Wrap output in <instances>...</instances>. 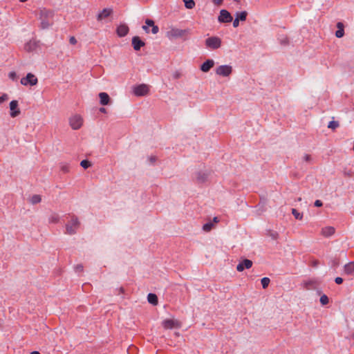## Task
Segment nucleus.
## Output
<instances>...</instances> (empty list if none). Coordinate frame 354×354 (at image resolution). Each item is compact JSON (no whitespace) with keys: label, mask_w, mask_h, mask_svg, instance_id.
Listing matches in <instances>:
<instances>
[{"label":"nucleus","mask_w":354,"mask_h":354,"mask_svg":"<svg viewBox=\"0 0 354 354\" xmlns=\"http://www.w3.org/2000/svg\"><path fill=\"white\" fill-rule=\"evenodd\" d=\"M53 11L42 8L39 10V19L41 20V28H48L53 24Z\"/></svg>","instance_id":"f257e3e1"},{"label":"nucleus","mask_w":354,"mask_h":354,"mask_svg":"<svg viewBox=\"0 0 354 354\" xmlns=\"http://www.w3.org/2000/svg\"><path fill=\"white\" fill-rule=\"evenodd\" d=\"M191 34V30L189 28L187 29H179V28H171L169 31L167 32V36L169 39H176L180 37H184L188 35Z\"/></svg>","instance_id":"f03ea898"},{"label":"nucleus","mask_w":354,"mask_h":354,"mask_svg":"<svg viewBox=\"0 0 354 354\" xmlns=\"http://www.w3.org/2000/svg\"><path fill=\"white\" fill-rule=\"evenodd\" d=\"M80 224L77 217L73 216L71 221L66 225V233L70 235L75 234Z\"/></svg>","instance_id":"7ed1b4c3"},{"label":"nucleus","mask_w":354,"mask_h":354,"mask_svg":"<svg viewBox=\"0 0 354 354\" xmlns=\"http://www.w3.org/2000/svg\"><path fill=\"white\" fill-rule=\"evenodd\" d=\"M221 43V39L216 36L210 37L205 39L206 47L212 50L219 48Z\"/></svg>","instance_id":"20e7f679"},{"label":"nucleus","mask_w":354,"mask_h":354,"mask_svg":"<svg viewBox=\"0 0 354 354\" xmlns=\"http://www.w3.org/2000/svg\"><path fill=\"white\" fill-rule=\"evenodd\" d=\"M232 73V67L230 65H221L216 69V73L222 77H228Z\"/></svg>","instance_id":"39448f33"},{"label":"nucleus","mask_w":354,"mask_h":354,"mask_svg":"<svg viewBox=\"0 0 354 354\" xmlns=\"http://www.w3.org/2000/svg\"><path fill=\"white\" fill-rule=\"evenodd\" d=\"M69 122L73 129L77 130L82 127L83 119L80 115H75L70 118Z\"/></svg>","instance_id":"423d86ee"},{"label":"nucleus","mask_w":354,"mask_h":354,"mask_svg":"<svg viewBox=\"0 0 354 354\" xmlns=\"http://www.w3.org/2000/svg\"><path fill=\"white\" fill-rule=\"evenodd\" d=\"M37 82L38 80L35 75L30 73H28L25 77H23L21 80V84L24 86H27L28 84L30 86H35L37 84Z\"/></svg>","instance_id":"0eeeda50"},{"label":"nucleus","mask_w":354,"mask_h":354,"mask_svg":"<svg viewBox=\"0 0 354 354\" xmlns=\"http://www.w3.org/2000/svg\"><path fill=\"white\" fill-rule=\"evenodd\" d=\"M218 20L220 23H230L233 20V17L227 10H221Z\"/></svg>","instance_id":"6e6552de"},{"label":"nucleus","mask_w":354,"mask_h":354,"mask_svg":"<svg viewBox=\"0 0 354 354\" xmlns=\"http://www.w3.org/2000/svg\"><path fill=\"white\" fill-rule=\"evenodd\" d=\"M149 92V87L146 84H140L133 89V93L136 96H144L147 95Z\"/></svg>","instance_id":"1a4fd4ad"},{"label":"nucleus","mask_w":354,"mask_h":354,"mask_svg":"<svg viewBox=\"0 0 354 354\" xmlns=\"http://www.w3.org/2000/svg\"><path fill=\"white\" fill-rule=\"evenodd\" d=\"M10 116L12 118H15L18 116L21 111L18 108V102L17 100H12L10 102Z\"/></svg>","instance_id":"9d476101"},{"label":"nucleus","mask_w":354,"mask_h":354,"mask_svg":"<svg viewBox=\"0 0 354 354\" xmlns=\"http://www.w3.org/2000/svg\"><path fill=\"white\" fill-rule=\"evenodd\" d=\"M252 266V261L250 259H245L243 261L240 262L237 266L236 270L239 272H242L244 270L245 268L249 269Z\"/></svg>","instance_id":"9b49d317"},{"label":"nucleus","mask_w":354,"mask_h":354,"mask_svg":"<svg viewBox=\"0 0 354 354\" xmlns=\"http://www.w3.org/2000/svg\"><path fill=\"white\" fill-rule=\"evenodd\" d=\"M131 42L135 50H140L141 47L145 45V43L138 36H134Z\"/></svg>","instance_id":"f8f14e48"},{"label":"nucleus","mask_w":354,"mask_h":354,"mask_svg":"<svg viewBox=\"0 0 354 354\" xmlns=\"http://www.w3.org/2000/svg\"><path fill=\"white\" fill-rule=\"evenodd\" d=\"M214 66V61L208 59L201 64L200 69L204 73H207Z\"/></svg>","instance_id":"ddd939ff"},{"label":"nucleus","mask_w":354,"mask_h":354,"mask_svg":"<svg viewBox=\"0 0 354 354\" xmlns=\"http://www.w3.org/2000/svg\"><path fill=\"white\" fill-rule=\"evenodd\" d=\"M129 31V27L126 24H120L116 30L117 35L120 37L126 36Z\"/></svg>","instance_id":"4468645a"},{"label":"nucleus","mask_w":354,"mask_h":354,"mask_svg":"<svg viewBox=\"0 0 354 354\" xmlns=\"http://www.w3.org/2000/svg\"><path fill=\"white\" fill-rule=\"evenodd\" d=\"M113 12L111 8H104L97 16V21H102L104 19L109 17Z\"/></svg>","instance_id":"2eb2a0df"},{"label":"nucleus","mask_w":354,"mask_h":354,"mask_svg":"<svg viewBox=\"0 0 354 354\" xmlns=\"http://www.w3.org/2000/svg\"><path fill=\"white\" fill-rule=\"evenodd\" d=\"M209 175V172L207 171H198L196 173V180L199 183H203L207 180Z\"/></svg>","instance_id":"dca6fc26"},{"label":"nucleus","mask_w":354,"mask_h":354,"mask_svg":"<svg viewBox=\"0 0 354 354\" xmlns=\"http://www.w3.org/2000/svg\"><path fill=\"white\" fill-rule=\"evenodd\" d=\"M100 102L102 105H108L110 102V97L109 95L104 92L100 93Z\"/></svg>","instance_id":"f3484780"},{"label":"nucleus","mask_w":354,"mask_h":354,"mask_svg":"<svg viewBox=\"0 0 354 354\" xmlns=\"http://www.w3.org/2000/svg\"><path fill=\"white\" fill-rule=\"evenodd\" d=\"M335 228L333 227L327 226V227H325L322 228V234L324 236L328 237V236H332L335 233Z\"/></svg>","instance_id":"a211bd4d"},{"label":"nucleus","mask_w":354,"mask_h":354,"mask_svg":"<svg viewBox=\"0 0 354 354\" xmlns=\"http://www.w3.org/2000/svg\"><path fill=\"white\" fill-rule=\"evenodd\" d=\"M175 321L173 319H165L162 322V326L165 329H171L175 327Z\"/></svg>","instance_id":"6ab92c4d"},{"label":"nucleus","mask_w":354,"mask_h":354,"mask_svg":"<svg viewBox=\"0 0 354 354\" xmlns=\"http://www.w3.org/2000/svg\"><path fill=\"white\" fill-rule=\"evenodd\" d=\"M344 272L347 274H351L354 272V261L349 262L344 266Z\"/></svg>","instance_id":"aec40b11"},{"label":"nucleus","mask_w":354,"mask_h":354,"mask_svg":"<svg viewBox=\"0 0 354 354\" xmlns=\"http://www.w3.org/2000/svg\"><path fill=\"white\" fill-rule=\"evenodd\" d=\"M147 300H148L149 303H150L153 305H156L158 301L157 295L153 293L148 294Z\"/></svg>","instance_id":"412c9836"},{"label":"nucleus","mask_w":354,"mask_h":354,"mask_svg":"<svg viewBox=\"0 0 354 354\" xmlns=\"http://www.w3.org/2000/svg\"><path fill=\"white\" fill-rule=\"evenodd\" d=\"M248 12L246 11H242L236 13V18L239 19V21H244L246 20Z\"/></svg>","instance_id":"4be33fe9"},{"label":"nucleus","mask_w":354,"mask_h":354,"mask_svg":"<svg viewBox=\"0 0 354 354\" xmlns=\"http://www.w3.org/2000/svg\"><path fill=\"white\" fill-rule=\"evenodd\" d=\"M36 48V44L35 42H32L31 41L26 44L25 45V50L28 52L32 51Z\"/></svg>","instance_id":"5701e85b"},{"label":"nucleus","mask_w":354,"mask_h":354,"mask_svg":"<svg viewBox=\"0 0 354 354\" xmlns=\"http://www.w3.org/2000/svg\"><path fill=\"white\" fill-rule=\"evenodd\" d=\"M41 201V197L40 195L35 194L30 198V203L33 205L37 204L40 203Z\"/></svg>","instance_id":"b1692460"},{"label":"nucleus","mask_w":354,"mask_h":354,"mask_svg":"<svg viewBox=\"0 0 354 354\" xmlns=\"http://www.w3.org/2000/svg\"><path fill=\"white\" fill-rule=\"evenodd\" d=\"M261 285L263 289H266L269 286V283L270 282V280L268 277H263L261 280Z\"/></svg>","instance_id":"393cba45"},{"label":"nucleus","mask_w":354,"mask_h":354,"mask_svg":"<svg viewBox=\"0 0 354 354\" xmlns=\"http://www.w3.org/2000/svg\"><path fill=\"white\" fill-rule=\"evenodd\" d=\"M59 217L58 216V214H52L50 217H49V223H58L59 221Z\"/></svg>","instance_id":"a878e982"},{"label":"nucleus","mask_w":354,"mask_h":354,"mask_svg":"<svg viewBox=\"0 0 354 354\" xmlns=\"http://www.w3.org/2000/svg\"><path fill=\"white\" fill-rule=\"evenodd\" d=\"M292 214L296 219L301 220L303 218V214L299 213L296 209H292Z\"/></svg>","instance_id":"bb28decb"},{"label":"nucleus","mask_w":354,"mask_h":354,"mask_svg":"<svg viewBox=\"0 0 354 354\" xmlns=\"http://www.w3.org/2000/svg\"><path fill=\"white\" fill-rule=\"evenodd\" d=\"M339 126V122L333 120L328 123V128L335 130Z\"/></svg>","instance_id":"cd10ccee"},{"label":"nucleus","mask_w":354,"mask_h":354,"mask_svg":"<svg viewBox=\"0 0 354 354\" xmlns=\"http://www.w3.org/2000/svg\"><path fill=\"white\" fill-rule=\"evenodd\" d=\"M319 301H320V303L322 304V305H323V306L327 305L329 302L328 297L326 295H322Z\"/></svg>","instance_id":"c85d7f7f"},{"label":"nucleus","mask_w":354,"mask_h":354,"mask_svg":"<svg viewBox=\"0 0 354 354\" xmlns=\"http://www.w3.org/2000/svg\"><path fill=\"white\" fill-rule=\"evenodd\" d=\"M214 226V224L211 222L207 223L203 225V230L205 232H209Z\"/></svg>","instance_id":"c756f323"},{"label":"nucleus","mask_w":354,"mask_h":354,"mask_svg":"<svg viewBox=\"0 0 354 354\" xmlns=\"http://www.w3.org/2000/svg\"><path fill=\"white\" fill-rule=\"evenodd\" d=\"M80 165L84 168V169H87L89 167L91 166V163L90 161H88V160H83L81 161L80 162Z\"/></svg>","instance_id":"7c9ffc66"},{"label":"nucleus","mask_w":354,"mask_h":354,"mask_svg":"<svg viewBox=\"0 0 354 354\" xmlns=\"http://www.w3.org/2000/svg\"><path fill=\"white\" fill-rule=\"evenodd\" d=\"M315 284V282L313 281H304V288L306 289H310L312 286H313Z\"/></svg>","instance_id":"2f4dec72"},{"label":"nucleus","mask_w":354,"mask_h":354,"mask_svg":"<svg viewBox=\"0 0 354 354\" xmlns=\"http://www.w3.org/2000/svg\"><path fill=\"white\" fill-rule=\"evenodd\" d=\"M61 171L64 173H68L69 171V165L66 163H62L60 166Z\"/></svg>","instance_id":"473e14b6"},{"label":"nucleus","mask_w":354,"mask_h":354,"mask_svg":"<svg viewBox=\"0 0 354 354\" xmlns=\"http://www.w3.org/2000/svg\"><path fill=\"white\" fill-rule=\"evenodd\" d=\"M185 6L187 9H192L195 6V1H184Z\"/></svg>","instance_id":"72a5a7b5"},{"label":"nucleus","mask_w":354,"mask_h":354,"mask_svg":"<svg viewBox=\"0 0 354 354\" xmlns=\"http://www.w3.org/2000/svg\"><path fill=\"white\" fill-rule=\"evenodd\" d=\"M344 29H338L336 32H335V36L337 37V38H341L344 36Z\"/></svg>","instance_id":"f704fd0d"},{"label":"nucleus","mask_w":354,"mask_h":354,"mask_svg":"<svg viewBox=\"0 0 354 354\" xmlns=\"http://www.w3.org/2000/svg\"><path fill=\"white\" fill-rule=\"evenodd\" d=\"M8 77L12 80L15 81L17 79V73L15 71L10 72L8 74Z\"/></svg>","instance_id":"c9c22d12"},{"label":"nucleus","mask_w":354,"mask_h":354,"mask_svg":"<svg viewBox=\"0 0 354 354\" xmlns=\"http://www.w3.org/2000/svg\"><path fill=\"white\" fill-rule=\"evenodd\" d=\"M8 95L6 93H3L1 96H0V104L8 100Z\"/></svg>","instance_id":"e433bc0d"},{"label":"nucleus","mask_w":354,"mask_h":354,"mask_svg":"<svg viewBox=\"0 0 354 354\" xmlns=\"http://www.w3.org/2000/svg\"><path fill=\"white\" fill-rule=\"evenodd\" d=\"M280 44L283 46H286L289 44V40L287 37L280 39Z\"/></svg>","instance_id":"4c0bfd02"},{"label":"nucleus","mask_w":354,"mask_h":354,"mask_svg":"<svg viewBox=\"0 0 354 354\" xmlns=\"http://www.w3.org/2000/svg\"><path fill=\"white\" fill-rule=\"evenodd\" d=\"M145 24L148 26H153L154 24V21L152 20V19H146L145 21Z\"/></svg>","instance_id":"58836bf2"},{"label":"nucleus","mask_w":354,"mask_h":354,"mask_svg":"<svg viewBox=\"0 0 354 354\" xmlns=\"http://www.w3.org/2000/svg\"><path fill=\"white\" fill-rule=\"evenodd\" d=\"M158 31H159V28H158L157 26L153 25V26H152V28H151V32H152L153 34H156V33H158Z\"/></svg>","instance_id":"ea45409f"},{"label":"nucleus","mask_w":354,"mask_h":354,"mask_svg":"<svg viewBox=\"0 0 354 354\" xmlns=\"http://www.w3.org/2000/svg\"><path fill=\"white\" fill-rule=\"evenodd\" d=\"M76 272H82L83 271V266L82 264H78L75 268Z\"/></svg>","instance_id":"a19ab883"},{"label":"nucleus","mask_w":354,"mask_h":354,"mask_svg":"<svg viewBox=\"0 0 354 354\" xmlns=\"http://www.w3.org/2000/svg\"><path fill=\"white\" fill-rule=\"evenodd\" d=\"M69 42H70L71 44L75 45V44H77V39H75V37L72 36L69 39Z\"/></svg>","instance_id":"79ce46f5"},{"label":"nucleus","mask_w":354,"mask_h":354,"mask_svg":"<svg viewBox=\"0 0 354 354\" xmlns=\"http://www.w3.org/2000/svg\"><path fill=\"white\" fill-rule=\"evenodd\" d=\"M315 207H319L323 205V203L320 200H316L314 203Z\"/></svg>","instance_id":"37998d69"},{"label":"nucleus","mask_w":354,"mask_h":354,"mask_svg":"<svg viewBox=\"0 0 354 354\" xmlns=\"http://www.w3.org/2000/svg\"><path fill=\"white\" fill-rule=\"evenodd\" d=\"M344 280L342 277H337L335 279V282L337 284H342L343 283Z\"/></svg>","instance_id":"c03bdc74"},{"label":"nucleus","mask_w":354,"mask_h":354,"mask_svg":"<svg viewBox=\"0 0 354 354\" xmlns=\"http://www.w3.org/2000/svg\"><path fill=\"white\" fill-rule=\"evenodd\" d=\"M311 156L310 155H308V154H306L304 156V160L307 162H310L311 161Z\"/></svg>","instance_id":"a18cd8bd"},{"label":"nucleus","mask_w":354,"mask_h":354,"mask_svg":"<svg viewBox=\"0 0 354 354\" xmlns=\"http://www.w3.org/2000/svg\"><path fill=\"white\" fill-rule=\"evenodd\" d=\"M270 236L272 239H277L278 238V233L276 232H272L270 233Z\"/></svg>","instance_id":"49530a36"},{"label":"nucleus","mask_w":354,"mask_h":354,"mask_svg":"<svg viewBox=\"0 0 354 354\" xmlns=\"http://www.w3.org/2000/svg\"><path fill=\"white\" fill-rule=\"evenodd\" d=\"M180 75H181V74L180 72L175 71L173 74V77H174V79L177 80V79L180 78Z\"/></svg>","instance_id":"de8ad7c7"},{"label":"nucleus","mask_w":354,"mask_h":354,"mask_svg":"<svg viewBox=\"0 0 354 354\" xmlns=\"http://www.w3.org/2000/svg\"><path fill=\"white\" fill-rule=\"evenodd\" d=\"M239 26V19L235 18V19L233 21V26L234 28H236Z\"/></svg>","instance_id":"09e8293b"},{"label":"nucleus","mask_w":354,"mask_h":354,"mask_svg":"<svg viewBox=\"0 0 354 354\" xmlns=\"http://www.w3.org/2000/svg\"><path fill=\"white\" fill-rule=\"evenodd\" d=\"M319 264V262L318 260H313L311 263V266L313 267H317Z\"/></svg>","instance_id":"8fccbe9b"},{"label":"nucleus","mask_w":354,"mask_h":354,"mask_svg":"<svg viewBox=\"0 0 354 354\" xmlns=\"http://www.w3.org/2000/svg\"><path fill=\"white\" fill-rule=\"evenodd\" d=\"M337 27L338 29H344V25L342 22H338L337 24Z\"/></svg>","instance_id":"3c124183"},{"label":"nucleus","mask_w":354,"mask_h":354,"mask_svg":"<svg viewBox=\"0 0 354 354\" xmlns=\"http://www.w3.org/2000/svg\"><path fill=\"white\" fill-rule=\"evenodd\" d=\"M149 160L151 162L153 163L156 160V158L155 156H151L149 158Z\"/></svg>","instance_id":"603ef678"},{"label":"nucleus","mask_w":354,"mask_h":354,"mask_svg":"<svg viewBox=\"0 0 354 354\" xmlns=\"http://www.w3.org/2000/svg\"><path fill=\"white\" fill-rule=\"evenodd\" d=\"M142 28L147 32H149V28L147 26H143Z\"/></svg>","instance_id":"864d4df0"},{"label":"nucleus","mask_w":354,"mask_h":354,"mask_svg":"<svg viewBox=\"0 0 354 354\" xmlns=\"http://www.w3.org/2000/svg\"><path fill=\"white\" fill-rule=\"evenodd\" d=\"M100 111L102 112V113H106V110L105 108L102 107V108L100 109Z\"/></svg>","instance_id":"5fc2aeb1"},{"label":"nucleus","mask_w":354,"mask_h":354,"mask_svg":"<svg viewBox=\"0 0 354 354\" xmlns=\"http://www.w3.org/2000/svg\"><path fill=\"white\" fill-rule=\"evenodd\" d=\"M124 288L120 287V288H119V292H120V293H123V292H124Z\"/></svg>","instance_id":"6e6d98bb"},{"label":"nucleus","mask_w":354,"mask_h":354,"mask_svg":"<svg viewBox=\"0 0 354 354\" xmlns=\"http://www.w3.org/2000/svg\"><path fill=\"white\" fill-rule=\"evenodd\" d=\"M213 221L214 223H218L219 221L218 217H216V216L214 218Z\"/></svg>","instance_id":"4d7b16f0"},{"label":"nucleus","mask_w":354,"mask_h":354,"mask_svg":"<svg viewBox=\"0 0 354 354\" xmlns=\"http://www.w3.org/2000/svg\"><path fill=\"white\" fill-rule=\"evenodd\" d=\"M351 174H353L352 171L345 172V175L351 176Z\"/></svg>","instance_id":"13d9d810"},{"label":"nucleus","mask_w":354,"mask_h":354,"mask_svg":"<svg viewBox=\"0 0 354 354\" xmlns=\"http://www.w3.org/2000/svg\"><path fill=\"white\" fill-rule=\"evenodd\" d=\"M30 354H40V353L38 352V351H35L31 352Z\"/></svg>","instance_id":"bf43d9fd"},{"label":"nucleus","mask_w":354,"mask_h":354,"mask_svg":"<svg viewBox=\"0 0 354 354\" xmlns=\"http://www.w3.org/2000/svg\"><path fill=\"white\" fill-rule=\"evenodd\" d=\"M214 2L216 3L217 5H221L223 1H218Z\"/></svg>","instance_id":"052dcab7"},{"label":"nucleus","mask_w":354,"mask_h":354,"mask_svg":"<svg viewBox=\"0 0 354 354\" xmlns=\"http://www.w3.org/2000/svg\"><path fill=\"white\" fill-rule=\"evenodd\" d=\"M351 337H352V339H354V333L352 334V336H351Z\"/></svg>","instance_id":"680f3d73"}]
</instances>
